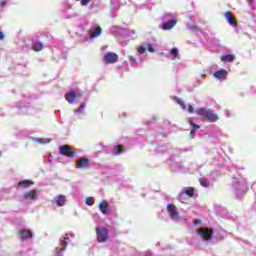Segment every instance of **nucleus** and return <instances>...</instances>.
I'll return each mask as SVG.
<instances>
[{"label":"nucleus","mask_w":256,"mask_h":256,"mask_svg":"<svg viewBox=\"0 0 256 256\" xmlns=\"http://www.w3.org/2000/svg\"><path fill=\"white\" fill-rule=\"evenodd\" d=\"M31 185H34L33 181L31 180H22L18 183V187H22L23 189H27L31 187Z\"/></svg>","instance_id":"obj_21"},{"label":"nucleus","mask_w":256,"mask_h":256,"mask_svg":"<svg viewBox=\"0 0 256 256\" xmlns=\"http://www.w3.org/2000/svg\"><path fill=\"white\" fill-rule=\"evenodd\" d=\"M197 235H199L204 241H211L213 239V229L201 227L197 230Z\"/></svg>","instance_id":"obj_2"},{"label":"nucleus","mask_w":256,"mask_h":256,"mask_svg":"<svg viewBox=\"0 0 256 256\" xmlns=\"http://www.w3.org/2000/svg\"><path fill=\"white\" fill-rule=\"evenodd\" d=\"M197 113L200 117H204L206 121H209V123H217L219 121V116L213 110L200 108Z\"/></svg>","instance_id":"obj_1"},{"label":"nucleus","mask_w":256,"mask_h":256,"mask_svg":"<svg viewBox=\"0 0 256 256\" xmlns=\"http://www.w3.org/2000/svg\"><path fill=\"white\" fill-rule=\"evenodd\" d=\"M23 199H32L33 201H35V199H37V191L30 190L26 192L23 196Z\"/></svg>","instance_id":"obj_15"},{"label":"nucleus","mask_w":256,"mask_h":256,"mask_svg":"<svg viewBox=\"0 0 256 256\" xmlns=\"http://www.w3.org/2000/svg\"><path fill=\"white\" fill-rule=\"evenodd\" d=\"M221 61L223 63H233L235 61V55L233 54H227V55H223L221 56Z\"/></svg>","instance_id":"obj_16"},{"label":"nucleus","mask_w":256,"mask_h":256,"mask_svg":"<svg viewBox=\"0 0 256 256\" xmlns=\"http://www.w3.org/2000/svg\"><path fill=\"white\" fill-rule=\"evenodd\" d=\"M188 113H195V109L193 108L192 105L188 106Z\"/></svg>","instance_id":"obj_30"},{"label":"nucleus","mask_w":256,"mask_h":256,"mask_svg":"<svg viewBox=\"0 0 256 256\" xmlns=\"http://www.w3.org/2000/svg\"><path fill=\"white\" fill-rule=\"evenodd\" d=\"M213 75L216 77V79H225V77H227V71L225 69H220L214 72Z\"/></svg>","instance_id":"obj_17"},{"label":"nucleus","mask_w":256,"mask_h":256,"mask_svg":"<svg viewBox=\"0 0 256 256\" xmlns=\"http://www.w3.org/2000/svg\"><path fill=\"white\" fill-rule=\"evenodd\" d=\"M85 203H86V205H89L91 207V205H95V198H93V197H86L85 198Z\"/></svg>","instance_id":"obj_24"},{"label":"nucleus","mask_w":256,"mask_h":256,"mask_svg":"<svg viewBox=\"0 0 256 256\" xmlns=\"http://www.w3.org/2000/svg\"><path fill=\"white\" fill-rule=\"evenodd\" d=\"M104 61L107 63V65L117 63V61H119V55L115 54L114 52H108L104 55Z\"/></svg>","instance_id":"obj_6"},{"label":"nucleus","mask_w":256,"mask_h":256,"mask_svg":"<svg viewBox=\"0 0 256 256\" xmlns=\"http://www.w3.org/2000/svg\"><path fill=\"white\" fill-rule=\"evenodd\" d=\"M77 169H89L91 167V160L89 158H79L76 161Z\"/></svg>","instance_id":"obj_7"},{"label":"nucleus","mask_w":256,"mask_h":256,"mask_svg":"<svg viewBox=\"0 0 256 256\" xmlns=\"http://www.w3.org/2000/svg\"><path fill=\"white\" fill-rule=\"evenodd\" d=\"M0 5H1V7H3V6L5 5V2H1V4H0Z\"/></svg>","instance_id":"obj_34"},{"label":"nucleus","mask_w":256,"mask_h":256,"mask_svg":"<svg viewBox=\"0 0 256 256\" xmlns=\"http://www.w3.org/2000/svg\"><path fill=\"white\" fill-rule=\"evenodd\" d=\"M175 25H177V20L171 19L168 22L162 24V29L164 31H171V29L174 28Z\"/></svg>","instance_id":"obj_12"},{"label":"nucleus","mask_w":256,"mask_h":256,"mask_svg":"<svg viewBox=\"0 0 256 256\" xmlns=\"http://www.w3.org/2000/svg\"><path fill=\"white\" fill-rule=\"evenodd\" d=\"M171 55L176 59V57H179V50L177 48H172Z\"/></svg>","instance_id":"obj_26"},{"label":"nucleus","mask_w":256,"mask_h":256,"mask_svg":"<svg viewBox=\"0 0 256 256\" xmlns=\"http://www.w3.org/2000/svg\"><path fill=\"white\" fill-rule=\"evenodd\" d=\"M137 51L140 55H143V53H145V51H147V48L145 46H139L137 48Z\"/></svg>","instance_id":"obj_27"},{"label":"nucleus","mask_w":256,"mask_h":256,"mask_svg":"<svg viewBox=\"0 0 256 256\" xmlns=\"http://www.w3.org/2000/svg\"><path fill=\"white\" fill-rule=\"evenodd\" d=\"M183 195H187V197H189V199H191L192 197H194L195 195V188L194 187H185L183 189V191H181L177 197V199L183 203Z\"/></svg>","instance_id":"obj_5"},{"label":"nucleus","mask_w":256,"mask_h":256,"mask_svg":"<svg viewBox=\"0 0 256 256\" xmlns=\"http://www.w3.org/2000/svg\"><path fill=\"white\" fill-rule=\"evenodd\" d=\"M114 151H115L116 155H121V153H123V151H125V149L121 145H116L114 147Z\"/></svg>","instance_id":"obj_23"},{"label":"nucleus","mask_w":256,"mask_h":256,"mask_svg":"<svg viewBox=\"0 0 256 256\" xmlns=\"http://www.w3.org/2000/svg\"><path fill=\"white\" fill-rule=\"evenodd\" d=\"M65 203H67V198L65 197V195L60 194L56 197L57 207H63V205H65Z\"/></svg>","instance_id":"obj_14"},{"label":"nucleus","mask_w":256,"mask_h":256,"mask_svg":"<svg viewBox=\"0 0 256 256\" xmlns=\"http://www.w3.org/2000/svg\"><path fill=\"white\" fill-rule=\"evenodd\" d=\"M19 237L22 241H27V239H33V232H31V230L22 229L19 231Z\"/></svg>","instance_id":"obj_11"},{"label":"nucleus","mask_w":256,"mask_h":256,"mask_svg":"<svg viewBox=\"0 0 256 256\" xmlns=\"http://www.w3.org/2000/svg\"><path fill=\"white\" fill-rule=\"evenodd\" d=\"M167 211L171 217V219H179V212L177 211V206L174 204H168L167 205Z\"/></svg>","instance_id":"obj_10"},{"label":"nucleus","mask_w":256,"mask_h":256,"mask_svg":"<svg viewBox=\"0 0 256 256\" xmlns=\"http://www.w3.org/2000/svg\"><path fill=\"white\" fill-rule=\"evenodd\" d=\"M199 223H201V221H199V219L194 220V225H199Z\"/></svg>","instance_id":"obj_33"},{"label":"nucleus","mask_w":256,"mask_h":256,"mask_svg":"<svg viewBox=\"0 0 256 256\" xmlns=\"http://www.w3.org/2000/svg\"><path fill=\"white\" fill-rule=\"evenodd\" d=\"M98 209L102 215H111V208H109V203H107V200H102L98 206Z\"/></svg>","instance_id":"obj_8"},{"label":"nucleus","mask_w":256,"mask_h":256,"mask_svg":"<svg viewBox=\"0 0 256 256\" xmlns=\"http://www.w3.org/2000/svg\"><path fill=\"white\" fill-rule=\"evenodd\" d=\"M91 0H81V5H89Z\"/></svg>","instance_id":"obj_31"},{"label":"nucleus","mask_w":256,"mask_h":256,"mask_svg":"<svg viewBox=\"0 0 256 256\" xmlns=\"http://www.w3.org/2000/svg\"><path fill=\"white\" fill-rule=\"evenodd\" d=\"M43 47H45V44H43V42H34L32 45V50L39 52V51H43Z\"/></svg>","instance_id":"obj_20"},{"label":"nucleus","mask_w":256,"mask_h":256,"mask_svg":"<svg viewBox=\"0 0 256 256\" xmlns=\"http://www.w3.org/2000/svg\"><path fill=\"white\" fill-rule=\"evenodd\" d=\"M188 123L189 125H191L192 129L190 131V137H194L195 136V132L197 131V129H199V125L193 123V119H188Z\"/></svg>","instance_id":"obj_18"},{"label":"nucleus","mask_w":256,"mask_h":256,"mask_svg":"<svg viewBox=\"0 0 256 256\" xmlns=\"http://www.w3.org/2000/svg\"><path fill=\"white\" fill-rule=\"evenodd\" d=\"M0 39H1V40L5 39V33L0 32Z\"/></svg>","instance_id":"obj_32"},{"label":"nucleus","mask_w":256,"mask_h":256,"mask_svg":"<svg viewBox=\"0 0 256 256\" xmlns=\"http://www.w3.org/2000/svg\"><path fill=\"white\" fill-rule=\"evenodd\" d=\"M78 97H81V94L77 95L74 91H71L65 95V99L68 101V103H75V99Z\"/></svg>","instance_id":"obj_13"},{"label":"nucleus","mask_w":256,"mask_h":256,"mask_svg":"<svg viewBox=\"0 0 256 256\" xmlns=\"http://www.w3.org/2000/svg\"><path fill=\"white\" fill-rule=\"evenodd\" d=\"M224 19L229 23V25H233L234 27H238L239 23L237 22V19L233 16V13L227 11L223 15Z\"/></svg>","instance_id":"obj_9"},{"label":"nucleus","mask_w":256,"mask_h":256,"mask_svg":"<svg viewBox=\"0 0 256 256\" xmlns=\"http://www.w3.org/2000/svg\"><path fill=\"white\" fill-rule=\"evenodd\" d=\"M174 101H176V103H178V105H180V107L185 111L187 110V105H185V102H183V100H181V98L179 97H174Z\"/></svg>","instance_id":"obj_22"},{"label":"nucleus","mask_w":256,"mask_h":256,"mask_svg":"<svg viewBox=\"0 0 256 256\" xmlns=\"http://www.w3.org/2000/svg\"><path fill=\"white\" fill-rule=\"evenodd\" d=\"M83 109H85V104H81L80 107L77 109V112L83 113Z\"/></svg>","instance_id":"obj_29"},{"label":"nucleus","mask_w":256,"mask_h":256,"mask_svg":"<svg viewBox=\"0 0 256 256\" xmlns=\"http://www.w3.org/2000/svg\"><path fill=\"white\" fill-rule=\"evenodd\" d=\"M59 153H60V155H63L64 157H68L69 159H73L76 155V153L73 152V147H71L69 145L60 146Z\"/></svg>","instance_id":"obj_4"},{"label":"nucleus","mask_w":256,"mask_h":256,"mask_svg":"<svg viewBox=\"0 0 256 256\" xmlns=\"http://www.w3.org/2000/svg\"><path fill=\"white\" fill-rule=\"evenodd\" d=\"M199 182L202 187H209V181L207 179L202 178L199 180Z\"/></svg>","instance_id":"obj_25"},{"label":"nucleus","mask_w":256,"mask_h":256,"mask_svg":"<svg viewBox=\"0 0 256 256\" xmlns=\"http://www.w3.org/2000/svg\"><path fill=\"white\" fill-rule=\"evenodd\" d=\"M146 49H147V51H149V53H155V49L153 48V46L150 43H148L146 45Z\"/></svg>","instance_id":"obj_28"},{"label":"nucleus","mask_w":256,"mask_h":256,"mask_svg":"<svg viewBox=\"0 0 256 256\" xmlns=\"http://www.w3.org/2000/svg\"><path fill=\"white\" fill-rule=\"evenodd\" d=\"M96 237L98 243H105L107 239H109V230L105 227H97L96 228Z\"/></svg>","instance_id":"obj_3"},{"label":"nucleus","mask_w":256,"mask_h":256,"mask_svg":"<svg viewBox=\"0 0 256 256\" xmlns=\"http://www.w3.org/2000/svg\"><path fill=\"white\" fill-rule=\"evenodd\" d=\"M103 33V29L101 26H97L93 32H90V39H95V37H99Z\"/></svg>","instance_id":"obj_19"}]
</instances>
